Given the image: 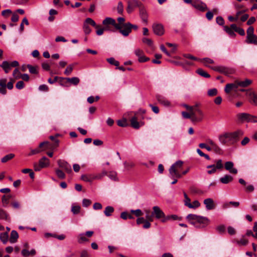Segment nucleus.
Returning a JSON list of instances; mask_svg holds the SVG:
<instances>
[{
  "label": "nucleus",
  "mask_w": 257,
  "mask_h": 257,
  "mask_svg": "<svg viewBox=\"0 0 257 257\" xmlns=\"http://www.w3.org/2000/svg\"><path fill=\"white\" fill-rule=\"evenodd\" d=\"M130 121L131 126L136 129L139 128L141 126L143 125L144 124V123L142 121L139 122L138 121V117L136 115H135L131 119Z\"/></svg>",
  "instance_id": "nucleus-17"
},
{
  "label": "nucleus",
  "mask_w": 257,
  "mask_h": 257,
  "mask_svg": "<svg viewBox=\"0 0 257 257\" xmlns=\"http://www.w3.org/2000/svg\"><path fill=\"white\" fill-rule=\"evenodd\" d=\"M180 219V218H179L177 215H167L166 217L162 220L163 223L166 222L167 221L170 220H178Z\"/></svg>",
  "instance_id": "nucleus-35"
},
{
  "label": "nucleus",
  "mask_w": 257,
  "mask_h": 257,
  "mask_svg": "<svg viewBox=\"0 0 257 257\" xmlns=\"http://www.w3.org/2000/svg\"><path fill=\"white\" fill-rule=\"evenodd\" d=\"M224 30L231 37H234L236 34L234 33L233 29L231 28V26L229 27L227 26L223 27Z\"/></svg>",
  "instance_id": "nucleus-28"
},
{
  "label": "nucleus",
  "mask_w": 257,
  "mask_h": 257,
  "mask_svg": "<svg viewBox=\"0 0 257 257\" xmlns=\"http://www.w3.org/2000/svg\"><path fill=\"white\" fill-rule=\"evenodd\" d=\"M81 179L85 182H91L93 180H94L93 175L89 174V175H82L81 176Z\"/></svg>",
  "instance_id": "nucleus-31"
},
{
  "label": "nucleus",
  "mask_w": 257,
  "mask_h": 257,
  "mask_svg": "<svg viewBox=\"0 0 257 257\" xmlns=\"http://www.w3.org/2000/svg\"><path fill=\"white\" fill-rule=\"evenodd\" d=\"M117 11L118 14H122L123 12V6L121 2L118 3Z\"/></svg>",
  "instance_id": "nucleus-58"
},
{
  "label": "nucleus",
  "mask_w": 257,
  "mask_h": 257,
  "mask_svg": "<svg viewBox=\"0 0 257 257\" xmlns=\"http://www.w3.org/2000/svg\"><path fill=\"white\" fill-rule=\"evenodd\" d=\"M66 80L68 81V83L69 82L74 85H77L80 82V79L76 77L66 78Z\"/></svg>",
  "instance_id": "nucleus-32"
},
{
  "label": "nucleus",
  "mask_w": 257,
  "mask_h": 257,
  "mask_svg": "<svg viewBox=\"0 0 257 257\" xmlns=\"http://www.w3.org/2000/svg\"><path fill=\"white\" fill-rule=\"evenodd\" d=\"M78 242L79 243H82L84 242L88 241V239L87 238L86 236L84 233H81L78 236Z\"/></svg>",
  "instance_id": "nucleus-38"
},
{
  "label": "nucleus",
  "mask_w": 257,
  "mask_h": 257,
  "mask_svg": "<svg viewBox=\"0 0 257 257\" xmlns=\"http://www.w3.org/2000/svg\"><path fill=\"white\" fill-rule=\"evenodd\" d=\"M190 190L191 193H192V194H201V193H202V192L201 190L198 189L197 188H196L195 187H190Z\"/></svg>",
  "instance_id": "nucleus-63"
},
{
  "label": "nucleus",
  "mask_w": 257,
  "mask_h": 257,
  "mask_svg": "<svg viewBox=\"0 0 257 257\" xmlns=\"http://www.w3.org/2000/svg\"><path fill=\"white\" fill-rule=\"evenodd\" d=\"M49 142H44L40 144L39 148L32 150L30 153L29 154V156L38 154L41 152L49 149Z\"/></svg>",
  "instance_id": "nucleus-10"
},
{
  "label": "nucleus",
  "mask_w": 257,
  "mask_h": 257,
  "mask_svg": "<svg viewBox=\"0 0 257 257\" xmlns=\"http://www.w3.org/2000/svg\"><path fill=\"white\" fill-rule=\"evenodd\" d=\"M156 99L160 104L164 106H169L170 105V102L162 95H157Z\"/></svg>",
  "instance_id": "nucleus-21"
},
{
  "label": "nucleus",
  "mask_w": 257,
  "mask_h": 257,
  "mask_svg": "<svg viewBox=\"0 0 257 257\" xmlns=\"http://www.w3.org/2000/svg\"><path fill=\"white\" fill-rule=\"evenodd\" d=\"M118 23L117 25H118L119 28H116V30H119V32L120 33L121 30H123L124 29V25H126V23H124L125 19L122 17H119L117 19Z\"/></svg>",
  "instance_id": "nucleus-22"
},
{
  "label": "nucleus",
  "mask_w": 257,
  "mask_h": 257,
  "mask_svg": "<svg viewBox=\"0 0 257 257\" xmlns=\"http://www.w3.org/2000/svg\"><path fill=\"white\" fill-rule=\"evenodd\" d=\"M140 7V4L137 0H130L127 1L126 11L128 14L131 13L136 7Z\"/></svg>",
  "instance_id": "nucleus-15"
},
{
  "label": "nucleus",
  "mask_w": 257,
  "mask_h": 257,
  "mask_svg": "<svg viewBox=\"0 0 257 257\" xmlns=\"http://www.w3.org/2000/svg\"><path fill=\"white\" fill-rule=\"evenodd\" d=\"M58 81L59 84L63 86H68L67 85L68 81L66 80V78L59 77L58 78Z\"/></svg>",
  "instance_id": "nucleus-45"
},
{
  "label": "nucleus",
  "mask_w": 257,
  "mask_h": 257,
  "mask_svg": "<svg viewBox=\"0 0 257 257\" xmlns=\"http://www.w3.org/2000/svg\"><path fill=\"white\" fill-rule=\"evenodd\" d=\"M236 243L238 245H246L248 243V240L243 238L240 239L239 240H237Z\"/></svg>",
  "instance_id": "nucleus-62"
},
{
  "label": "nucleus",
  "mask_w": 257,
  "mask_h": 257,
  "mask_svg": "<svg viewBox=\"0 0 257 257\" xmlns=\"http://www.w3.org/2000/svg\"><path fill=\"white\" fill-rule=\"evenodd\" d=\"M142 41L144 43L147 44L149 46H152L153 45V41L150 39H148L147 38H144L142 39Z\"/></svg>",
  "instance_id": "nucleus-64"
},
{
  "label": "nucleus",
  "mask_w": 257,
  "mask_h": 257,
  "mask_svg": "<svg viewBox=\"0 0 257 257\" xmlns=\"http://www.w3.org/2000/svg\"><path fill=\"white\" fill-rule=\"evenodd\" d=\"M146 212V219L149 220L150 221H153V212L151 213V212L149 210H147L145 211Z\"/></svg>",
  "instance_id": "nucleus-46"
},
{
  "label": "nucleus",
  "mask_w": 257,
  "mask_h": 257,
  "mask_svg": "<svg viewBox=\"0 0 257 257\" xmlns=\"http://www.w3.org/2000/svg\"><path fill=\"white\" fill-rule=\"evenodd\" d=\"M124 29L120 31V33L125 37L127 36L132 32V29H134L137 30L138 29V27L136 25H133L130 23H126L124 26Z\"/></svg>",
  "instance_id": "nucleus-12"
},
{
  "label": "nucleus",
  "mask_w": 257,
  "mask_h": 257,
  "mask_svg": "<svg viewBox=\"0 0 257 257\" xmlns=\"http://www.w3.org/2000/svg\"><path fill=\"white\" fill-rule=\"evenodd\" d=\"M73 69V65H69L66 68L64 74L66 75H69L72 73Z\"/></svg>",
  "instance_id": "nucleus-54"
},
{
  "label": "nucleus",
  "mask_w": 257,
  "mask_h": 257,
  "mask_svg": "<svg viewBox=\"0 0 257 257\" xmlns=\"http://www.w3.org/2000/svg\"><path fill=\"white\" fill-rule=\"evenodd\" d=\"M11 198L10 195L6 196L3 195L2 198V201L3 203V206L6 207L9 203V200Z\"/></svg>",
  "instance_id": "nucleus-48"
},
{
  "label": "nucleus",
  "mask_w": 257,
  "mask_h": 257,
  "mask_svg": "<svg viewBox=\"0 0 257 257\" xmlns=\"http://www.w3.org/2000/svg\"><path fill=\"white\" fill-rule=\"evenodd\" d=\"M102 24L104 25V27L106 30L107 31H112L110 26H113L115 29L116 28H119L118 25H117L115 20L109 17L105 18L102 21Z\"/></svg>",
  "instance_id": "nucleus-9"
},
{
  "label": "nucleus",
  "mask_w": 257,
  "mask_h": 257,
  "mask_svg": "<svg viewBox=\"0 0 257 257\" xmlns=\"http://www.w3.org/2000/svg\"><path fill=\"white\" fill-rule=\"evenodd\" d=\"M89 25L94 27L95 29L99 28V25H97L95 21L91 18H86L83 25V30L86 35L89 34L91 32V30L89 27Z\"/></svg>",
  "instance_id": "nucleus-5"
},
{
  "label": "nucleus",
  "mask_w": 257,
  "mask_h": 257,
  "mask_svg": "<svg viewBox=\"0 0 257 257\" xmlns=\"http://www.w3.org/2000/svg\"><path fill=\"white\" fill-rule=\"evenodd\" d=\"M10 219L8 213L5 210L0 208V219L7 220Z\"/></svg>",
  "instance_id": "nucleus-27"
},
{
  "label": "nucleus",
  "mask_w": 257,
  "mask_h": 257,
  "mask_svg": "<svg viewBox=\"0 0 257 257\" xmlns=\"http://www.w3.org/2000/svg\"><path fill=\"white\" fill-rule=\"evenodd\" d=\"M140 17H141L142 21L144 23H147V22H148V15H147V12L144 8L141 7L140 8Z\"/></svg>",
  "instance_id": "nucleus-20"
},
{
  "label": "nucleus",
  "mask_w": 257,
  "mask_h": 257,
  "mask_svg": "<svg viewBox=\"0 0 257 257\" xmlns=\"http://www.w3.org/2000/svg\"><path fill=\"white\" fill-rule=\"evenodd\" d=\"M9 234L8 232L1 233L0 234V240L4 244H6L8 240Z\"/></svg>",
  "instance_id": "nucleus-34"
},
{
  "label": "nucleus",
  "mask_w": 257,
  "mask_h": 257,
  "mask_svg": "<svg viewBox=\"0 0 257 257\" xmlns=\"http://www.w3.org/2000/svg\"><path fill=\"white\" fill-rule=\"evenodd\" d=\"M209 67L215 71H217L226 75L232 74L234 72V70L233 69L224 66H216Z\"/></svg>",
  "instance_id": "nucleus-7"
},
{
  "label": "nucleus",
  "mask_w": 257,
  "mask_h": 257,
  "mask_svg": "<svg viewBox=\"0 0 257 257\" xmlns=\"http://www.w3.org/2000/svg\"><path fill=\"white\" fill-rule=\"evenodd\" d=\"M207 168L211 169L207 171V173L209 174H212L215 173L217 169L215 167V165H211L207 166Z\"/></svg>",
  "instance_id": "nucleus-55"
},
{
  "label": "nucleus",
  "mask_w": 257,
  "mask_h": 257,
  "mask_svg": "<svg viewBox=\"0 0 257 257\" xmlns=\"http://www.w3.org/2000/svg\"><path fill=\"white\" fill-rule=\"evenodd\" d=\"M237 121L238 123L257 122V116L252 115L247 113H239L236 115Z\"/></svg>",
  "instance_id": "nucleus-3"
},
{
  "label": "nucleus",
  "mask_w": 257,
  "mask_h": 257,
  "mask_svg": "<svg viewBox=\"0 0 257 257\" xmlns=\"http://www.w3.org/2000/svg\"><path fill=\"white\" fill-rule=\"evenodd\" d=\"M195 110L196 111V114L197 115L203 119L204 118V113L197 105H195Z\"/></svg>",
  "instance_id": "nucleus-41"
},
{
  "label": "nucleus",
  "mask_w": 257,
  "mask_h": 257,
  "mask_svg": "<svg viewBox=\"0 0 257 257\" xmlns=\"http://www.w3.org/2000/svg\"><path fill=\"white\" fill-rule=\"evenodd\" d=\"M233 163L231 161L226 162L225 163V169L228 171L230 173L236 174L237 173V170L235 168H233Z\"/></svg>",
  "instance_id": "nucleus-18"
},
{
  "label": "nucleus",
  "mask_w": 257,
  "mask_h": 257,
  "mask_svg": "<svg viewBox=\"0 0 257 257\" xmlns=\"http://www.w3.org/2000/svg\"><path fill=\"white\" fill-rule=\"evenodd\" d=\"M192 5L194 8L201 12H204L208 9L206 5L199 0L194 1L192 3Z\"/></svg>",
  "instance_id": "nucleus-14"
},
{
  "label": "nucleus",
  "mask_w": 257,
  "mask_h": 257,
  "mask_svg": "<svg viewBox=\"0 0 257 257\" xmlns=\"http://www.w3.org/2000/svg\"><path fill=\"white\" fill-rule=\"evenodd\" d=\"M55 172L59 178L63 179L65 178V175L62 170L58 169L55 170Z\"/></svg>",
  "instance_id": "nucleus-47"
},
{
  "label": "nucleus",
  "mask_w": 257,
  "mask_h": 257,
  "mask_svg": "<svg viewBox=\"0 0 257 257\" xmlns=\"http://www.w3.org/2000/svg\"><path fill=\"white\" fill-rule=\"evenodd\" d=\"M117 123L118 126L121 127H125L128 125L127 120L125 119L117 120Z\"/></svg>",
  "instance_id": "nucleus-49"
},
{
  "label": "nucleus",
  "mask_w": 257,
  "mask_h": 257,
  "mask_svg": "<svg viewBox=\"0 0 257 257\" xmlns=\"http://www.w3.org/2000/svg\"><path fill=\"white\" fill-rule=\"evenodd\" d=\"M215 167L217 169H222L223 167L222 160L220 159L217 160Z\"/></svg>",
  "instance_id": "nucleus-59"
},
{
  "label": "nucleus",
  "mask_w": 257,
  "mask_h": 257,
  "mask_svg": "<svg viewBox=\"0 0 257 257\" xmlns=\"http://www.w3.org/2000/svg\"><path fill=\"white\" fill-rule=\"evenodd\" d=\"M19 65V63L17 61H14L12 62L5 61L0 65V67L3 68L6 73H8L13 67H17Z\"/></svg>",
  "instance_id": "nucleus-8"
},
{
  "label": "nucleus",
  "mask_w": 257,
  "mask_h": 257,
  "mask_svg": "<svg viewBox=\"0 0 257 257\" xmlns=\"http://www.w3.org/2000/svg\"><path fill=\"white\" fill-rule=\"evenodd\" d=\"M200 203L197 200L194 201L192 203H189L188 204V207L190 208H195L200 206Z\"/></svg>",
  "instance_id": "nucleus-51"
},
{
  "label": "nucleus",
  "mask_w": 257,
  "mask_h": 257,
  "mask_svg": "<svg viewBox=\"0 0 257 257\" xmlns=\"http://www.w3.org/2000/svg\"><path fill=\"white\" fill-rule=\"evenodd\" d=\"M50 165V160L46 157H43L39 161V164L35 163L34 164V170L39 171L42 168H47Z\"/></svg>",
  "instance_id": "nucleus-6"
},
{
  "label": "nucleus",
  "mask_w": 257,
  "mask_h": 257,
  "mask_svg": "<svg viewBox=\"0 0 257 257\" xmlns=\"http://www.w3.org/2000/svg\"><path fill=\"white\" fill-rule=\"evenodd\" d=\"M186 218L191 224L197 228L204 227L208 222L207 218L193 214L188 215Z\"/></svg>",
  "instance_id": "nucleus-1"
},
{
  "label": "nucleus",
  "mask_w": 257,
  "mask_h": 257,
  "mask_svg": "<svg viewBox=\"0 0 257 257\" xmlns=\"http://www.w3.org/2000/svg\"><path fill=\"white\" fill-rule=\"evenodd\" d=\"M212 150H213L214 152L220 154L221 152V149L220 147L216 144H215L212 147H211Z\"/></svg>",
  "instance_id": "nucleus-61"
},
{
  "label": "nucleus",
  "mask_w": 257,
  "mask_h": 257,
  "mask_svg": "<svg viewBox=\"0 0 257 257\" xmlns=\"http://www.w3.org/2000/svg\"><path fill=\"white\" fill-rule=\"evenodd\" d=\"M58 165L60 168L65 170L67 173L72 172V169L71 165L66 161L62 160H58L57 161Z\"/></svg>",
  "instance_id": "nucleus-13"
},
{
  "label": "nucleus",
  "mask_w": 257,
  "mask_h": 257,
  "mask_svg": "<svg viewBox=\"0 0 257 257\" xmlns=\"http://www.w3.org/2000/svg\"><path fill=\"white\" fill-rule=\"evenodd\" d=\"M226 135L228 144L233 145L239 141V138L243 135V132L239 130L232 133H226Z\"/></svg>",
  "instance_id": "nucleus-4"
},
{
  "label": "nucleus",
  "mask_w": 257,
  "mask_h": 257,
  "mask_svg": "<svg viewBox=\"0 0 257 257\" xmlns=\"http://www.w3.org/2000/svg\"><path fill=\"white\" fill-rule=\"evenodd\" d=\"M231 204L235 207H237L239 205V202L230 201L228 203H226L223 205V208H226L229 207V205Z\"/></svg>",
  "instance_id": "nucleus-42"
},
{
  "label": "nucleus",
  "mask_w": 257,
  "mask_h": 257,
  "mask_svg": "<svg viewBox=\"0 0 257 257\" xmlns=\"http://www.w3.org/2000/svg\"><path fill=\"white\" fill-rule=\"evenodd\" d=\"M231 27L234 32L238 33L240 35L244 36L245 35L244 30L241 28L238 27L236 24H231Z\"/></svg>",
  "instance_id": "nucleus-26"
},
{
  "label": "nucleus",
  "mask_w": 257,
  "mask_h": 257,
  "mask_svg": "<svg viewBox=\"0 0 257 257\" xmlns=\"http://www.w3.org/2000/svg\"><path fill=\"white\" fill-rule=\"evenodd\" d=\"M81 207L79 205H74L72 206L71 211L74 214H78L80 212Z\"/></svg>",
  "instance_id": "nucleus-50"
},
{
  "label": "nucleus",
  "mask_w": 257,
  "mask_h": 257,
  "mask_svg": "<svg viewBox=\"0 0 257 257\" xmlns=\"http://www.w3.org/2000/svg\"><path fill=\"white\" fill-rule=\"evenodd\" d=\"M233 177L229 175H225L219 179V181L223 184H228L233 181Z\"/></svg>",
  "instance_id": "nucleus-23"
},
{
  "label": "nucleus",
  "mask_w": 257,
  "mask_h": 257,
  "mask_svg": "<svg viewBox=\"0 0 257 257\" xmlns=\"http://www.w3.org/2000/svg\"><path fill=\"white\" fill-rule=\"evenodd\" d=\"M108 176L110 179L113 180H117V173L114 171H110L108 173Z\"/></svg>",
  "instance_id": "nucleus-56"
},
{
  "label": "nucleus",
  "mask_w": 257,
  "mask_h": 257,
  "mask_svg": "<svg viewBox=\"0 0 257 257\" xmlns=\"http://www.w3.org/2000/svg\"><path fill=\"white\" fill-rule=\"evenodd\" d=\"M107 61L110 64L115 66H118L119 63L118 61L115 60L114 58L111 57L106 59Z\"/></svg>",
  "instance_id": "nucleus-43"
},
{
  "label": "nucleus",
  "mask_w": 257,
  "mask_h": 257,
  "mask_svg": "<svg viewBox=\"0 0 257 257\" xmlns=\"http://www.w3.org/2000/svg\"><path fill=\"white\" fill-rule=\"evenodd\" d=\"M19 238V234L16 230H12L10 238V242L12 243H15L17 241Z\"/></svg>",
  "instance_id": "nucleus-24"
},
{
  "label": "nucleus",
  "mask_w": 257,
  "mask_h": 257,
  "mask_svg": "<svg viewBox=\"0 0 257 257\" xmlns=\"http://www.w3.org/2000/svg\"><path fill=\"white\" fill-rule=\"evenodd\" d=\"M131 212L132 214H135L137 217H140L143 215V212L140 209L137 210H131Z\"/></svg>",
  "instance_id": "nucleus-53"
},
{
  "label": "nucleus",
  "mask_w": 257,
  "mask_h": 257,
  "mask_svg": "<svg viewBox=\"0 0 257 257\" xmlns=\"http://www.w3.org/2000/svg\"><path fill=\"white\" fill-rule=\"evenodd\" d=\"M21 73L18 69V68H16L13 73V76L15 78V79H18L20 78Z\"/></svg>",
  "instance_id": "nucleus-60"
},
{
  "label": "nucleus",
  "mask_w": 257,
  "mask_h": 257,
  "mask_svg": "<svg viewBox=\"0 0 257 257\" xmlns=\"http://www.w3.org/2000/svg\"><path fill=\"white\" fill-rule=\"evenodd\" d=\"M183 165V162L179 160L173 164L169 169V173L172 178H181L182 174L180 173Z\"/></svg>",
  "instance_id": "nucleus-2"
},
{
  "label": "nucleus",
  "mask_w": 257,
  "mask_h": 257,
  "mask_svg": "<svg viewBox=\"0 0 257 257\" xmlns=\"http://www.w3.org/2000/svg\"><path fill=\"white\" fill-rule=\"evenodd\" d=\"M204 204L207 210H212L215 208L214 201L211 198H207L204 200Z\"/></svg>",
  "instance_id": "nucleus-19"
},
{
  "label": "nucleus",
  "mask_w": 257,
  "mask_h": 257,
  "mask_svg": "<svg viewBox=\"0 0 257 257\" xmlns=\"http://www.w3.org/2000/svg\"><path fill=\"white\" fill-rule=\"evenodd\" d=\"M246 42L248 44H253L257 45V36L254 34L251 37L247 38Z\"/></svg>",
  "instance_id": "nucleus-30"
},
{
  "label": "nucleus",
  "mask_w": 257,
  "mask_h": 257,
  "mask_svg": "<svg viewBox=\"0 0 257 257\" xmlns=\"http://www.w3.org/2000/svg\"><path fill=\"white\" fill-rule=\"evenodd\" d=\"M114 209L113 207L108 206L105 208L104 213L106 216H110L114 212Z\"/></svg>",
  "instance_id": "nucleus-29"
},
{
  "label": "nucleus",
  "mask_w": 257,
  "mask_h": 257,
  "mask_svg": "<svg viewBox=\"0 0 257 257\" xmlns=\"http://www.w3.org/2000/svg\"><path fill=\"white\" fill-rule=\"evenodd\" d=\"M154 33L158 36L163 35L164 33L163 26L161 24H155L153 25Z\"/></svg>",
  "instance_id": "nucleus-16"
},
{
  "label": "nucleus",
  "mask_w": 257,
  "mask_h": 257,
  "mask_svg": "<svg viewBox=\"0 0 257 257\" xmlns=\"http://www.w3.org/2000/svg\"><path fill=\"white\" fill-rule=\"evenodd\" d=\"M153 215L156 219H161L162 222V220L166 217L163 211L157 206L153 207Z\"/></svg>",
  "instance_id": "nucleus-11"
},
{
  "label": "nucleus",
  "mask_w": 257,
  "mask_h": 257,
  "mask_svg": "<svg viewBox=\"0 0 257 257\" xmlns=\"http://www.w3.org/2000/svg\"><path fill=\"white\" fill-rule=\"evenodd\" d=\"M217 94V89L216 88H212L208 90L207 94L209 96H213L216 95Z\"/></svg>",
  "instance_id": "nucleus-57"
},
{
  "label": "nucleus",
  "mask_w": 257,
  "mask_h": 257,
  "mask_svg": "<svg viewBox=\"0 0 257 257\" xmlns=\"http://www.w3.org/2000/svg\"><path fill=\"white\" fill-rule=\"evenodd\" d=\"M219 142L223 145H229L227 139L226 137V133L220 135L219 137Z\"/></svg>",
  "instance_id": "nucleus-36"
},
{
  "label": "nucleus",
  "mask_w": 257,
  "mask_h": 257,
  "mask_svg": "<svg viewBox=\"0 0 257 257\" xmlns=\"http://www.w3.org/2000/svg\"><path fill=\"white\" fill-rule=\"evenodd\" d=\"M15 157V155L14 154H9L8 155H6L1 159V161L2 163H6L9 160L12 159Z\"/></svg>",
  "instance_id": "nucleus-40"
},
{
  "label": "nucleus",
  "mask_w": 257,
  "mask_h": 257,
  "mask_svg": "<svg viewBox=\"0 0 257 257\" xmlns=\"http://www.w3.org/2000/svg\"><path fill=\"white\" fill-rule=\"evenodd\" d=\"M239 85L240 87H245L249 86L252 83V80L246 79L243 81H239Z\"/></svg>",
  "instance_id": "nucleus-33"
},
{
  "label": "nucleus",
  "mask_w": 257,
  "mask_h": 257,
  "mask_svg": "<svg viewBox=\"0 0 257 257\" xmlns=\"http://www.w3.org/2000/svg\"><path fill=\"white\" fill-rule=\"evenodd\" d=\"M28 68L29 70V71L32 74H37L38 73L37 68L38 67L37 66H33L31 65L28 64Z\"/></svg>",
  "instance_id": "nucleus-44"
},
{
  "label": "nucleus",
  "mask_w": 257,
  "mask_h": 257,
  "mask_svg": "<svg viewBox=\"0 0 257 257\" xmlns=\"http://www.w3.org/2000/svg\"><path fill=\"white\" fill-rule=\"evenodd\" d=\"M198 61H200V62L202 63L205 66H206L207 67H209L208 66L209 64H214V62L212 59H211L209 58H208V57L204 58L202 59L199 58V59H198Z\"/></svg>",
  "instance_id": "nucleus-25"
},
{
  "label": "nucleus",
  "mask_w": 257,
  "mask_h": 257,
  "mask_svg": "<svg viewBox=\"0 0 257 257\" xmlns=\"http://www.w3.org/2000/svg\"><path fill=\"white\" fill-rule=\"evenodd\" d=\"M247 36L246 39L251 37L254 35V28L252 26H250L247 30L246 31Z\"/></svg>",
  "instance_id": "nucleus-52"
},
{
  "label": "nucleus",
  "mask_w": 257,
  "mask_h": 257,
  "mask_svg": "<svg viewBox=\"0 0 257 257\" xmlns=\"http://www.w3.org/2000/svg\"><path fill=\"white\" fill-rule=\"evenodd\" d=\"M250 102L251 104L257 106V93H251L250 94Z\"/></svg>",
  "instance_id": "nucleus-37"
},
{
  "label": "nucleus",
  "mask_w": 257,
  "mask_h": 257,
  "mask_svg": "<svg viewBox=\"0 0 257 257\" xmlns=\"http://www.w3.org/2000/svg\"><path fill=\"white\" fill-rule=\"evenodd\" d=\"M196 72L200 76L205 78H209L210 75L206 71H204L202 69L199 68L197 70Z\"/></svg>",
  "instance_id": "nucleus-39"
}]
</instances>
